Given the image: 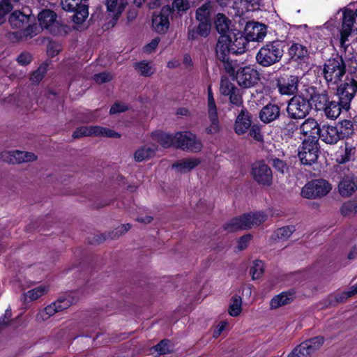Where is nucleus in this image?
Masks as SVG:
<instances>
[{"instance_id": "f257e3e1", "label": "nucleus", "mask_w": 357, "mask_h": 357, "mask_svg": "<svg viewBox=\"0 0 357 357\" xmlns=\"http://www.w3.org/2000/svg\"><path fill=\"white\" fill-rule=\"evenodd\" d=\"M285 47V40L277 39L266 43L257 53V63L264 68L278 63L284 56Z\"/></svg>"}, {"instance_id": "f03ea898", "label": "nucleus", "mask_w": 357, "mask_h": 357, "mask_svg": "<svg viewBox=\"0 0 357 357\" xmlns=\"http://www.w3.org/2000/svg\"><path fill=\"white\" fill-rule=\"evenodd\" d=\"M231 37L229 36H220L218 39L215 52V57L222 63L223 68L229 75H235V68L238 67L236 61H233L229 58V54L231 53Z\"/></svg>"}, {"instance_id": "7ed1b4c3", "label": "nucleus", "mask_w": 357, "mask_h": 357, "mask_svg": "<svg viewBox=\"0 0 357 357\" xmlns=\"http://www.w3.org/2000/svg\"><path fill=\"white\" fill-rule=\"evenodd\" d=\"M312 108V103L310 102L305 88L288 101L287 112L290 119H301L309 114Z\"/></svg>"}, {"instance_id": "20e7f679", "label": "nucleus", "mask_w": 357, "mask_h": 357, "mask_svg": "<svg viewBox=\"0 0 357 357\" xmlns=\"http://www.w3.org/2000/svg\"><path fill=\"white\" fill-rule=\"evenodd\" d=\"M79 296L77 293L71 292L68 294L59 296L55 301L47 305L43 310L40 311L36 316L38 321H45L57 312L68 309L75 304Z\"/></svg>"}, {"instance_id": "39448f33", "label": "nucleus", "mask_w": 357, "mask_h": 357, "mask_svg": "<svg viewBox=\"0 0 357 357\" xmlns=\"http://www.w3.org/2000/svg\"><path fill=\"white\" fill-rule=\"evenodd\" d=\"M307 96L310 102L312 103L316 110H323L328 119H333L335 112L333 111L332 105H334V101L330 100L328 93L326 91L319 93L317 87L313 86H307L305 87Z\"/></svg>"}, {"instance_id": "423d86ee", "label": "nucleus", "mask_w": 357, "mask_h": 357, "mask_svg": "<svg viewBox=\"0 0 357 357\" xmlns=\"http://www.w3.org/2000/svg\"><path fill=\"white\" fill-rule=\"evenodd\" d=\"M84 0H61L63 10L73 13V22L77 25L82 24L89 17V5Z\"/></svg>"}, {"instance_id": "0eeeda50", "label": "nucleus", "mask_w": 357, "mask_h": 357, "mask_svg": "<svg viewBox=\"0 0 357 357\" xmlns=\"http://www.w3.org/2000/svg\"><path fill=\"white\" fill-rule=\"evenodd\" d=\"M318 141L316 136H311L303 141L298 154L302 164L312 165L317 162L320 153Z\"/></svg>"}, {"instance_id": "6e6552de", "label": "nucleus", "mask_w": 357, "mask_h": 357, "mask_svg": "<svg viewBox=\"0 0 357 357\" xmlns=\"http://www.w3.org/2000/svg\"><path fill=\"white\" fill-rule=\"evenodd\" d=\"M175 137L176 149L187 152L198 153L203 148L201 140L189 131L176 132Z\"/></svg>"}, {"instance_id": "1a4fd4ad", "label": "nucleus", "mask_w": 357, "mask_h": 357, "mask_svg": "<svg viewBox=\"0 0 357 357\" xmlns=\"http://www.w3.org/2000/svg\"><path fill=\"white\" fill-rule=\"evenodd\" d=\"M331 190V185L325 179H314L307 183L301 190V195L307 199L321 198Z\"/></svg>"}, {"instance_id": "9d476101", "label": "nucleus", "mask_w": 357, "mask_h": 357, "mask_svg": "<svg viewBox=\"0 0 357 357\" xmlns=\"http://www.w3.org/2000/svg\"><path fill=\"white\" fill-rule=\"evenodd\" d=\"M274 82L279 93L282 96H291L298 93L300 78L297 75H280L275 77Z\"/></svg>"}, {"instance_id": "9b49d317", "label": "nucleus", "mask_w": 357, "mask_h": 357, "mask_svg": "<svg viewBox=\"0 0 357 357\" xmlns=\"http://www.w3.org/2000/svg\"><path fill=\"white\" fill-rule=\"evenodd\" d=\"M238 85L248 89L256 85L259 81V73L250 66L238 68L235 75L231 76Z\"/></svg>"}, {"instance_id": "f8f14e48", "label": "nucleus", "mask_w": 357, "mask_h": 357, "mask_svg": "<svg viewBox=\"0 0 357 357\" xmlns=\"http://www.w3.org/2000/svg\"><path fill=\"white\" fill-rule=\"evenodd\" d=\"M253 179L259 185L270 186L273 183V172L264 160H258L252 165Z\"/></svg>"}, {"instance_id": "ddd939ff", "label": "nucleus", "mask_w": 357, "mask_h": 357, "mask_svg": "<svg viewBox=\"0 0 357 357\" xmlns=\"http://www.w3.org/2000/svg\"><path fill=\"white\" fill-rule=\"evenodd\" d=\"M356 92L357 82L353 79L338 86L336 94L339 97L340 109L342 108L347 111L350 108V102Z\"/></svg>"}, {"instance_id": "4468645a", "label": "nucleus", "mask_w": 357, "mask_h": 357, "mask_svg": "<svg viewBox=\"0 0 357 357\" xmlns=\"http://www.w3.org/2000/svg\"><path fill=\"white\" fill-rule=\"evenodd\" d=\"M56 19V14L50 9H44L38 15L40 29H45L54 36L59 35L61 31Z\"/></svg>"}, {"instance_id": "2eb2a0df", "label": "nucleus", "mask_w": 357, "mask_h": 357, "mask_svg": "<svg viewBox=\"0 0 357 357\" xmlns=\"http://www.w3.org/2000/svg\"><path fill=\"white\" fill-rule=\"evenodd\" d=\"M37 156L32 152L15 151H3L0 153V160L10 163L20 164L34 161Z\"/></svg>"}, {"instance_id": "dca6fc26", "label": "nucleus", "mask_w": 357, "mask_h": 357, "mask_svg": "<svg viewBox=\"0 0 357 357\" xmlns=\"http://www.w3.org/2000/svg\"><path fill=\"white\" fill-rule=\"evenodd\" d=\"M208 114L211 122V126L206 128V130L208 134H215L220 131V123L218 117L217 107L215 105L211 86H208Z\"/></svg>"}, {"instance_id": "f3484780", "label": "nucleus", "mask_w": 357, "mask_h": 357, "mask_svg": "<svg viewBox=\"0 0 357 357\" xmlns=\"http://www.w3.org/2000/svg\"><path fill=\"white\" fill-rule=\"evenodd\" d=\"M288 62L298 64L307 63L310 59L308 48L299 43L293 42L287 50Z\"/></svg>"}, {"instance_id": "a211bd4d", "label": "nucleus", "mask_w": 357, "mask_h": 357, "mask_svg": "<svg viewBox=\"0 0 357 357\" xmlns=\"http://www.w3.org/2000/svg\"><path fill=\"white\" fill-rule=\"evenodd\" d=\"M171 14L170 6L162 8L158 15H154L152 19V26L159 33H165L169 27V16Z\"/></svg>"}, {"instance_id": "6ab92c4d", "label": "nucleus", "mask_w": 357, "mask_h": 357, "mask_svg": "<svg viewBox=\"0 0 357 357\" xmlns=\"http://www.w3.org/2000/svg\"><path fill=\"white\" fill-rule=\"evenodd\" d=\"M338 192L344 198L351 197L357 191V181L354 174H348L340 178Z\"/></svg>"}, {"instance_id": "aec40b11", "label": "nucleus", "mask_w": 357, "mask_h": 357, "mask_svg": "<svg viewBox=\"0 0 357 357\" xmlns=\"http://www.w3.org/2000/svg\"><path fill=\"white\" fill-rule=\"evenodd\" d=\"M252 123V114L243 107L236 118L234 126V132L238 135H243L248 131Z\"/></svg>"}, {"instance_id": "412c9836", "label": "nucleus", "mask_w": 357, "mask_h": 357, "mask_svg": "<svg viewBox=\"0 0 357 357\" xmlns=\"http://www.w3.org/2000/svg\"><path fill=\"white\" fill-rule=\"evenodd\" d=\"M281 114L280 107L276 104L268 103L262 107L259 114L260 120L264 123H270L279 119Z\"/></svg>"}, {"instance_id": "4be33fe9", "label": "nucleus", "mask_w": 357, "mask_h": 357, "mask_svg": "<svg viewBox=\"0 0 357 357\" xmlns=\"http://www.w3.org/2000/svg\"><path fill=\"white\" fill-rule=\"evenodd\" d=\"M197 26L188 29V39L189 40H197L199 38H206L209 36L211 29V22L198 21Z\"/></svg>"}, {"instance_id": "5701e85b", "label": "nucleus", "mask_w": 357, "mask_h": 357, "mask_svg": "<svg viewBox=\"0 0 357 357\" xmlns=\"http://www.w3.org/2000/svg\"><path fill=\"white\" fill-rule=\"evenodd\" d=\"M130 227L131 226L130 224L122 225L115 228L114 230L111 231L108 234H100L93 236L92 237V239L89 240V242L91 243L99 244L100 243H102L107 238L116 239L126 234L130 229Z\"/></svg>"}, {"instance_id": "b1692460", "label": "nucleus", "mask_w": 357, "mask_h": 357, "mask_svg": "<svg viewBox=\"0 0 357 357\" xmlns=\"http://www.w3.org/2000/svg\"><path fill=\"white\" fill-rule=\"evenodd\" d=\"M107 11L113 14L112 23L116 24L128 6L126 0H103Z\"/></svg>"}, {"instance_id": "393cba45", "label": "nucleus", "mask_w": 357, "mask_h": 357, "mask_svg": "<svg viewBox=\"0 0 357 357\" xmlns=\"http://www.w3.org/2000/svg\"><path fill=\"white\" fill-rule=\"evenodd\" d=\"M32 18H33V17L26 15L20 10H15L10 14L8 22L13 29L22 30L31 22Z\"/></svg>"}, {"instance_id": "a878e982", "label": "nucleus", "mask_w": 357, "mask_h": 357, "mask_svg": "<svg viewBox=\"0 0 357 357\" xmlns=\"http://www.w3.org/2000/svg\"><path fill=\"white\" fill-rule=\"evenodd\" d=\"M295 292L292 290L282 291L275 296L270 301L271 309H277L280 307L288 305L295 299Z\"/></svg>"}, {"instance_id": "bb28decb", "label": "nucleus", "mask_w": 357, "mask_h": 357, "mask_svg": "<svg viewBox=\"0 0 357 357\" xmlns=\"http://www.w3.org/2000/svg\"><path fill=\"white\" fill-rule=\"evenodd\" d=\"M267 215L263 212H256L254 213H245L243 215V222L245 229L257 227L266 221Z\"/></svg>"}, {"instance_id": "cd10ccee", "label": "nucleus", "mask_w": 357, "mask_h": 357, "mask_svg": "<svg viewBox=\"0 0 357 357\" xmlns=\"http://www.w3.org/2000/svg\"><path fill=\"white\" fill-rule=\"evenodd\" d=\"M200 163V160L197 158H185L177 161L172 165V168L175 169L178 172L181 174L187 173Z\"/></svg>"}, {"instance_id": "c85d7f7f", "label": "nucleus", "mask_w": 357, "mask_h": 357, "mask_svg": "<svg viewBox=\"0 0 357 357\" xmlns=\"http://www.w3.org/2000/svg\"><path fill=\"white\" fill-rule=\"evenodd\" d=\"M152 137L164 148L174 146L176 148L175 134L171 135L163 132L152 133Z\"/></svg>"}, {"instance_id": "c756f323", "label": "nucleus", "mask_w": 357, "mask_h": 357, "mask_svg": "<svg viewBox=\"0 0 357 357\" xmlns=\"http://www.w3.org/2000/svg\"><path fill=\"white\" fill-rule=\"evenodd\" d=\"M214 23L215 29L220 36H227V33L231 24V20L229 17L223 13H218L215 17Z\"/></svg>"}, {"instance_id": "7c9ffc66", "label": "nucleus", "mask_w": 357, "mask_h": 357, "mask_svg": "<svg viewBox=\"0 0 357 357\" xmlns=\"http://www.w3.org/2000/svg\"><path fill=\"white\" fill-rule=\"evenodd\" d=\"M213 5L211 1H206L195 11V19L197 21L211 22V15Z\"/></svg>"}, {"instance_id": "2f4dec72", "label": "nucleus", "mask_w": 357, "mask_h": 357, "mask_svg": "<svg viewBox=\"0 0 357 357\" xmlns=\"http://www.w3.org/2000/svg\"><path fill=\"white\" fill-rule=\"evenodd\" d=\"M155 154L154 146L144 145L139 147L134 153V159L136 162H142L153 158Z\"/></svg>"}, {"instance_id": "473e14b6", "label": "nucleus", "mask_w": 357, "mask_h": 357, "mask_svg": "<svg viewBox=\"0 0 357 357\" xmlns=\"http://www.w3.org/2000/svg\"><path fill=\"white\" fill-rule=\"evenodd\" d=\"M319 139L327 144H335V127L329 125H323L318 129Z\"/></svg>"}, {"instance_id": "72a5a7b5", "label": "nucleus", "mask_w": 357, "mask_h": 357, "mask_svg": "<svg viewBox=\"0 0 357 357\" xmlns=\"http://www.w3.org/2000/svg\"><path fill=\"white\" fill-rule=\"evenodd\" d=\"M338 153L339 155L336 158V162L340 164L345 163L354 155L355 148L351 144L344 142V145L340 146Z\"/></svg>"}, {"instance_id": "f704fd0d", "label": "nucleus", "mask_w": 357, "mask_h": 357, "mask_svg": "<svg viewBox=\"0 0 357 357\" xmlns=\"http://www.w3.org/2000/svg\"><path fill=\"white\" fill-rule=\"evenodd\" d=\"M318 129H320L318 123L312 118L307 119L301 126V133L305 136H314L313 135L319 133Z\"/></svg>"}, {"instance_id": "c9c22d12", "label": "nucleus", "mask_w": 357, "mask_h": 357, "mask_svg": "<svg viewBox=\"0 0 357 357\" xmlns=\"http://www.w3.org/2000/svg\"><path fill=\"white\" fill-rule=\"evenodd\" d=\"M324 343V337L317 336L309 340H307L301 343L303 349H307L309 351L310 356L319 350Z\"/></svg>"}, {"instance_id": "e433bc0d", "label": "nucleus", "mask_w": 357, "mask_h": 357, "mask_svg": "<svg viewBox=\"0 0 357 357\" xmlns=\"http://www.w3.org/2000/svg\"><path fill=\"white\" fill-rule=\"evenodd\" d=\"M248 43L249 42L247 38L242 34H240V36L236 37L233 41L231 40L230 46L231 48V53L234 54H241L244 53L247 50Z\"/></svg>"}, {"instance_id": "4c0bfd02", "label": "nucleus", "mask_w": 357, "mask_h": 357, "mask_svg": "<svg viewBox=\"0 0 357 357\" xmlns=\"http://www.w3.org/2000/svg\"><path fill=\"white\" fill-rule=\"evenodd\" d=\"M354 132L353 123L349 120H344L336 126V135L339 139H344Z\"/></svg>"}, {"instance_id": "58836bf2", "label": "nucleus", "mask_w": 357, "mask_h": 357, "mask_svg": "<svg viewBox=\"0 0 357 357\" xmlns=\"http://www.w3.org/2000/svg\"><path fill=\"white\" fill-rule=\"evenodd\" d=\"M296 231L294 225H287L277 229L271 238L275 241H285L287 240L291 234Z\"/></svg>"}, {"instance_id": "ea45409f", "label": "nucleus", "mask_w": 357, "mask_h": 357, "mask_svg": "<svg viewBox=\"0 0 357 357\" xmlns=\"http://www.w3.org/2000/svg\"><path fill=\"white\" fill-rule=\"evenodd\" d=\"M243 215L239 217L232 218L223 225V228L228 232H234L238 230H245L243 222Z\"/></svg>"}, {"instance_id": "a19ab883", "label": "nucleus", "mask_w": 357, "mask_h": 357, "mask_svg": "<svg viewBox=\"0 0 357 357\" xmlns=\"http://www.w3.org/2000/svg\"><path fill=\"white\" fill-rule=\"evenodd\" d=\"M266 35V26L258 22L252 24V30L249 32V36L252 38V40L258 42L262 40Z\"/></svg>"}, {"instance_id": "79ce46f5", "label": "nucleus", "mask_w": 357, "mask_h": 357, "mask_svg": "<svg viewBox=\"0 0 357 357\" xmlns=\"http://www.w3.org/2000/svg\"><path fill=\"white\" fill-rule=\"evenodd\" d=\"M190 8V5L188 0H173L170 6L171 14L176 12L179 16H182Z\"/></svg>"}, {"instance_id": "37998d69", "label": "nucleus", "mask_w": 357, "mask_h": 357, "mask_svg": "<svg viewBox=\"0 0 357 357\" xmlns=\"http://www.w3.org/2000/svg\"><path fill=\"white\" fill-rule=\"evenodd\" d=\"M340 211L343 216H357V200L345 202Z\"/></svg>"}, {"instance_id": "c03bdc74", "label": "nucleus", "mask_w": 357, "mask_h": 357, "mask_svg": "<svg viewBox=\"0 0 357 357\" xmlns=\"http://www.w3.org/2000/svg\"><path fill=\"white\" fill-rule=\"evenodd\" d=\"M242 310V299L240 296L235 295L231 298V302L229 307V314L231 317H237Z\"/></svg>"}, {"instance_id": "a18cd8bd", "label": "nucleus", "mask_w": 357, "mask_h": 357, "mask_svg": "<svg viewBox=\"0 0 357 357\" xmlns=\"http://www.w3.org/2000/svg\"><path fill=\"white\" fill-rule=\"evenodd\" d=\"M48 63H43L35 71L32 73L30 80L33 84H38L47 72Z\"/></svg>"}, {"instance_id": "49530a36", "label": "nucleus", "mask_w": 357, "mask_h": 357, "mask_svg": "<svg viewBox=\"0 0 357 357\" xmlns=\"http://www.w3.org/2000/svg\"><path fill=\"white\" fill-rule=\"evenodd\" d=\"M328 62V63L324 65L322 74L328 85H334L333 73H335V65L333 63H331V60Z\"/></svg>"}, {"instance_id": "de8ad7c7", "label": "nucleus", "mask_w": 357, "mask_h": 357, "mask_svg": "<svg viewBox=\"0 0 357 357\" xmlns=\"http://www.w3.org/2000/svg\"><path fill=\"white\" fill-rule=\"evenodd\" d=\"M160 355L170 354L173 351V347L168 340H162L158 344L152 347Z\"/></svg>"}, {"instance_id": "09e8293b", "label": "nucleus", "mask_w": 357, "mask_h": 357, "mask_svg": "<svg viewBox=\"0 0 357 357\" xmlns=\"http://www.w3.org/2000/svg\"><path fill=\"white\" fill-rule=\"evenodd\" d=\"M96 126H81L73 132V137L74 139L80 138L86 136H96Z\"/></svg>"}, {"instance_id": "8fccbe9b", "label": "nucleus", "mask_w": 357, "mask_h": 357, "mask_svg": "<svg viewBox=\"0 0 357 357\" xmlns=\"http://www.w3.org/2000/svg\"><path fill=\"white\" fill-rule=\"evenodd\" d=\"M48 287L45 285H40L33 289L29 290L26 294V297L29 298L31 301H35L47 294Z\"/></svg>"}, {"instance_id": "3c124183", "label": "nucleus", "mask_w": 357, "mask_h": 357, "mask_svg": "<svg viewBox=\"0 0 357 357\" xmlns=\"http://www.w3.org/2000/svg\"><path fill=\"white\" fill-rule=\"evenodd\" d=\"M237 87L227 77H222L220 80V91L223 96H228Z\"/></svg>"}, {"instance_id": "603ef678", "label": "nucleus", "mask_w": 357, "mask_h": 357, "mask_svg": "<svg viewBox=\"0 0 357 357\" xmlns=\"http://www.w3.org/2000/svg\"><path fill=\"white\" fill-rule=\"evenodd\" d=\"M13 10L11 0H1L0 1V25L6 21V16Z\"/></svg>"}, {"instance_id": "864d4df0", "label": "nucleus", "mask_w": 357, "mask_h": 357, "mask_svg": "<svg viewBox=\"0 0 357 357\" xmlns=\"http://www.w3.org/2000/svg\"><path fill=\"white\" fill-rule=\"evenodd\" d=\"M135 68L144 77H149L153 73L152 67L146 61H142L135 63Z\"/></svg>"}, {"instance_id": "5fc2aeb1", "label": "nucleus", "mask_w": 357, "mask_h": 357, "mask_svg": "<svg viewBox=\"0 0 357 357\" xmlns=\"http://www.w3.org/2000/svg\"><path fill=\"white\" fill-rule=\"evenodd\" d=\"M95 129L96 130V136L107 137L111 138L121 137V135L119 132L107 128L96 126Z\"/></svg>"}, {"instance_id": "6e6d98bb", "label": "nucleus", "mask_w": 357, "mask_h": 357, "mask_svg": "<svg viewBox=\"0 0 357 357\" xmlns=\"http://www.w3.org/2000/svg\"><path fill=\"white\" fill-rule=\"evenodd\" d=\"M282 132L289 137H291L295 131L298 129V126L296 122L291 119H288L287 121H284L280 127Z\"/></svg>"}, {"instance_id": "4d7b16f0", "label": "nucleus", "mask_w": 357, "mask_h": 357, "mask_svg": "<svg viewBox=\"0 0 357 357\" xmlns=\"http://www.w3.org/2000/svg\"><path fill=\"white\" fill-rule=\"evenodd\" d=\"M227 96L229 97V102L231 104L237 107H243V100L239 89L237 88L231 93H230Z\"/></svg>"}, {"instance_id": "13d9d810", "label": "nucleus", "mask_w": 357, "mask_h": 357, "mask_svg": "<svg viewBox=\"0 0 357 357\" xmlns=\"http://www.w3.org/2000/svg\"><path fill=\"white\" fill-rule=\"evenodd\" d=\"M40 27L36 24H30L29 23L22 31L26 38H31L36 36L40 32Z\"/></svg>"}, {"instance_id": "bf43d9fd", "label": "nucleus", "mask_w": 357, "mask_h": 357, "mask_svg": "<svg viewBox=\"0 0 357 357\" xmlns=\"http://www.w3.org/2000/svg\"><path fill=\"white\" fill-rule=\"evenodd\" d=\"M249 135L258 142H264V135L261 130V128L256 125H252L250 128Z\"/></svg>"}, {"instance_id": "052dcab7", "label": "nucleus", "mask_w": 357, "mask_h": 357, "mask_svg": "<svg viewBox=\"0 0 357 357\" xmlns=\"http://www.w3.org/2000/svg\"><path fill=\"white\" fill-rule=\"evenodd\" d=\"M271 161L273 168L280 174H284L285 172L288 171L289 167L284 160L275 158L271 159Z\"/></svg>"}, {"instance_id": "680f3d73", "label": "nucleus", "mask_w": 357, "mask_h": 357, "mask_svg": "<svg viewBox=\"0 0 357 357\" xmlns=\"http://www.w3.org/2000/svg\"><path fill=\"white\" fill-rule=\"evenodd\" d=\"M112 75L108 72H102L93 75V79L98 84L109 82L112 79Z\"/></svg>"}, {"instance_id": "e2e57ef3", "label": "nucleus", "mask_w": 357, "mask_h": 357, "mask_svg": "<svg viewBox=\"0 0 357 357\" xmlns=\"http://www.w3.org/2000/svg\"><path fill=\"white\" fill-rule=\"evenodd\" d=\"M288 357H310V355L307 349H303L300 344L288 355Z\"/></svg>"}, {"instance_id": "0e129e2a", "label": "nucleus", "mask_w": 357, "mask_h": 357, "mask_svg": "<svg viewBox=\"0 0 357 357\" xmlns=\"http://www.w3.org/2000/svg\"><path fill=\"white\" fill-rule=\"evenodd\" d=\"M252 238V236L251 234H245L241 236L238 241L237 249L238 250H245L248 246Z\"/></svg>"}, {"instance_id": "69168bd1", "label": "nucleus", "mask_w": 357, "mask_h": 357, "mask_svg": "<svg viewBox=\"0 0 357 357\" xmlns=\"http://www.w3.org/2000/svg\"><path fill=\"white\" fill-rule=\"evenodd\" d=\"M32 56L28 52L21 53L17 59V62L22 66H26L31 63Z\"/></svg>"}, {"instance_id": "338daca9", "label": "nucleus", "mask_w": 357, "mask_h": 357, "mask_svg": "<svg viewBox=\"0 0 357 357\" xmlns=\"http://www.w3.org/2000/svg\"><path fill=\"white\" fill-rule=\"evenodd\" d=\"M128 109V107L120 102H115L110 108L109 113L111 114L126 112Z\"/></svg>"}, {"instance_id": "774afa93", "label": "nucleus", "mask_w": 357, "mask_h": 357, "mask_svg": "<svg viewBox=\"0 0 357 357\" xmlns=\"http://www.w3.org/2000/svg\"><path fill=\"white\" fill-rule=\"evenodd\" d=\"M159 38H154L151 40V43H149L148 45L145 46V51L146 52H151L157 47L159 43Z\"/></svg>"}]
</instances>
